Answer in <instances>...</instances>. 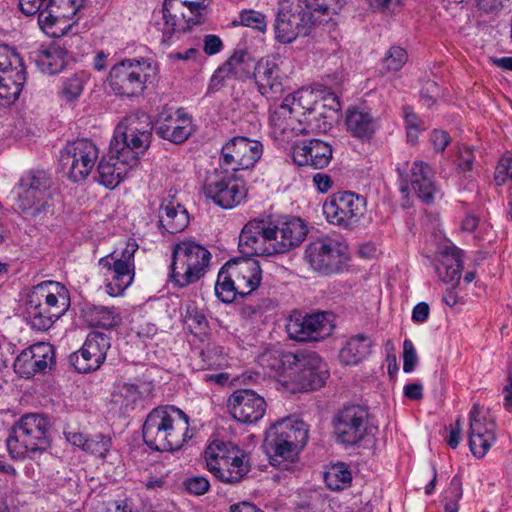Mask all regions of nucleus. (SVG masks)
<instances>
[{"mask_svg": "<svg viewBox=\"0 0 512 512\" xmlns=\"http://www.w3.org/2000/svg\"><path fill=\"white\" fill-rule=\"evenodd\" d=\"M151 129L149 118L144 114L130 115L116 126L109 151L97 166L100 184L114 189L138 165L139 155L150 145Z\"/></svg>", "mask_w": 512, "mask_h": 512, "instance_id": "obj_1", "label": "nucleus"}, {"mask_svg": "<svg viewBox=\"0 0 512 512\" xmlns=\"http://www.w3.org/2000/svg\"><path fill=\"white\" fill-rule=\"evenodd\" d=\"M144 443L156 451H176L192 437L189 417L174 406L152 409L142 425Z\"/></svg>", "mask_w": 512, "mask_h": 512, "instance_id": "obj_2", "label": "nucleus"}, {"mask_svg": "<svg viewBox=\"0 0 512 512\" xmlns=\"http://www.w3.org/2000/svg\"><path fill=\"white\" fill-rule=\"evenodd\" d=\"M66 288L54 281L33 286L26 297V320L32 329L47 331L69 309Z\"/></svg>", "mask_w": 512, "mask_h": 512, "instance_id": "obj_3", "label": "nucleus"}, {"mask_svg": "<svg viewBox=\"0 0 512 512\" xmlns=\"http://www.w3.org/2000/svg\"><path fill=\"white\" fill-rule=\"evenodd\" d=\"M17 207L27 216L44 219L54 214L57 189L51 175L41 169L26 172L18 183Z\"/></svg>", "mask_w": 512, "mask_h": 512, "instance_id": "obj_4", "label": "nucleus"}, {"mask_svg": "<svg viewBox=\"0 0 512 512\" xmlns=\"http://www.w3.org/2000/svg\"><path fill=\"white\" fill-rule=\"evenodd\" d=\"M49 422L41 414H26L12 427L6 440L13 459L35 458L50 446Z\"/></svg>", "mask_w": 512, "mask_h": 512, "instance_id": "obj_5", "label": "nucleus"}, {"mask_svg": "<svg viewBox=\"0 0 512 512\" xmlns=\"http://www.w3.org/2000/svg\"><path fill=\"white\" fill-rule=\"evenodd\" d=\"M308 439V429L303 421L285 418L277 421L266 432L263 449L271 465L292 460Z\"/></svg>", "mask_w": 512, "mask_h": 512, "instance_id": "obj_6", "label": "nucleus"}, {"mask_svg": "<svg viewBox=\"0 0 512 512\" xmlns=\"http://www.w3.org/2000/svg\"><path fill=\"white\" fill-rule=\"evenodd\" d=\"M211 253L194 241H181L173 246L170 281L179 288L200 280L208 271Z\"/></svg>", "mask_w": 512, "mask_h": 512, "instance_id": "obj_7", "label": "nucleus"}, {"mask_svg": "<svg viewBox=\"0 0 512 512\" xmlns=\"http://www.w3.org/2000/svg\"><path fill=\"white\" fill-rule=\"evenodd\" d=\"M318 20L305 12L301 0H280L274 22L275 39L282 44L292 43L299 36H307Z\"/></svg>", "mask_w": 512, "mask_h": 512, "instance_id": "obj_8", "label": "nucleus"}, {"mask_svg": "<svg viewBox=\"0 0 512 512\" xmlns=\"http://www.w3.org/2000/svg\"><path fill=\"white\" fill-rule=\"evenodd\" d=\"M150 70L151 63L147 59L122 60L111 68L109 85L117 95L139 96L146 88Z\"/></svg>", "mask_w": 512, "mask_h": 512, "instance_id": "obj_9", "label": "nucleus"}, {"mask_svg": "<svg viewBox=\"0 0 512 512\" xmlns=\"http://www.w3.org/2000/svg\"><path fill=\"white\" fill-rule=\"evenodd\" d=\"M347 246L328 236L311 240L305 249V260L321 275L338 273L348 260Z\"/></svg>", "mask_w": 512, "mask_h": 512, "instance_id": "obj_10", "label": "nucleus"}, {"mask_svg": "<svg viewBox=\"0 0 512 512\" xmlns=\"http://www.w3.org/2000/svg\"><path fill=\"white\" fill-rule=\"evenodd\" d=\"M98 156L99 150L91 140L77 139L61 150L60 165L71 181L80 182L88 177Z\"/></svg>", "mask_w": 512, "mask_h": 512, "instance_id": "obj_11", "label": "nucleus"}, {"mask_svg": "<svg viewBox=\"0 0 512 512\" xmlns=\"http://www.w3.org/2000/svg\"><path fill=\"white\" fill-rule=\"evenodd\" d=\"M366 199L350 191L337 192L323 204V213L331 224L354 228L364 216Z\"/></svg>", "mask_w": 512, "mask_h": 512, "instance_id": "obj_12", "label": "nucleus"}, {"mask_svg": "<svg viewBox=\"0 0 512 512\" xmlns=\"http://www.w3.org/2000/svg\"><path fill=\"white\" fill-rule=\"evenodd\" d=\"M334 327L331 314L325 312L310 315L294 312L286 323L289 338L300 342L324 339L331 335Z\"/></svg>", "mask_w": 512, "mask_h": 512, "instance_id": "obj_13", "label": "nucleus"}, {"mask_svg": "<svg viewBox=\"0 0 512 512\" xmlns=\"http://www.w3.org/2000/svg\"><path fill=\"white\" fill-rule=\"evenodd\" d=\"M83 3L84 0H49L38 16L40 28L55 37L66 34L77 22L68 21L77 15Z\"/></svg>", "mask_w": 512, "mask_h": 512, "instance_id": "obj_14", "label": "nucleus"}, {"mask_svg": "<svg viewBox=\"0 0 512 512\" xmlns=\"http://www.w3.org/2000/svg\"><path fill=\"white\" fill-rule=\"evenodd\" d=\"M203 192L208 199L223 209L237 206L247 195L245 186L238 183L236 177L223 175L221 171H214L207 177Z\"/></svg>", "mask_w": 512, "mask_h": 512, "instance_id": "obj_15", "label": "nucleus"}, {"mask_svg": "<svg viewBox=\"0 0 512 512\" xmlns=\"http://www.w3.org/2000/svg\"><path fill=\"white\" fill-rule=\"evenodd\" d=\"M110 347L111 339L107 334L91 331L81 349L69 356V361L79 373L96 371L104 363Z\"/></svg>", "mask_w": 512, "mask_h": 512, "instance_id": "obj_16", "label": "nucleus"}, {"mask_svg": "<svg viewBox=\"0 0 512 512\" xmlns=\"http://www.w3.org/2000/svg\"><path fill=\"white\" fill-rule=\"evenodd\" d=\"M368 412L359 405L344 407L336 416L337 440L345 445L358 444L366 433Z\"/></svg>", "mask_w": 512, "mask_h": 512, "instance_id": "obj_17", "label": "nucleus"}, {"mask_svg": "<svg viewBox=\"0 0 512 512\" xmlns=\"http://www.w3.org/2000/svg\"><path fill=\"white\" fill-rule=\"evenodd\" d=\"M227 407L231 416L243 424L258 422L265 414V399L251 389H238L228 398Z\"/></svg>", "mask_w": 512, "mask_h": 512, "instance_id": "obj_18", "label": "nucleus"}, {"mask_svg": "<svg viewBox=\"0 0 512 512\" xmlns=\"http://www.w3.org/2000/svg\"><path fill=\"white\" fill-rule=\"evenodd\" d=\"M252 78L258 92L269 101L278 100L285 91V76L278 64L266 57L254 64Z\"/></svg>", "mask_w": 512, "mask_h": 512, "instance_id": "obj_19", "label": "nucleus"}, {"mask_svg": "<svg viewBox=\"0 0 512 512\" xmlns=\"http://www.w3.org/2000/svg\"><path fill=\"white\" fill-rule=\"evenodd\" d=\"M243 451L238 445L231 441H224L220 439L213 440L204 452L206 466L209 472L220 473L225 471L230 478L239 476L237 473L232 477L231 474L227 473L226 466L232 465L238 468V472H243L245 467L243 465Z\"/></svg>", "mask_w": 512, "mask_h": 512, "instance_id": "obj_20", "label": "nucleus"}, {"mask_svg": "<svg viewBox=\"0 0 512 512\" xmlns=\"http://www.w3.org/2000/svg\"><path fill=\"white\" fill-rule=\"evenodd\" d=\"M293 370L296 381L304 390L321 388L329 376L326 363L315 352L297 354Z\"/></svg>", "mask_w": 512, "mask_h": 512, "instance_id": "obj_21", "label": "nucleus"}, {"mask_svg": "<svg viewBox=\"0 0 512 512\" xmlns=\"http://www.w3.org/2000/svg\"><path fill=\"white\" fill-rule=\"evenodd\" d=\"M496 424L493 419L482 414L477 404L470 411L469 446L472 454L478 458L486 455L496 440Z\"/></svg>", "mask_w": 512, "mask_h": 512, "instance_id": "obj_22", "label": "nucleus"}, {"mask_svg": "<svg viewBox=\"0 0 512 512\" xmlns=\"http://www.w3.org/2000/svg\"><path fill=\"white\" fill-rule=\"evenodd\" d=\"M99 266L105 269V280L107 292L110 296L116 297L132 284L135 274V268L130 263H124L117 260L115 252L102 257L99 260Z\"/></svg>", "mask_w": 512, "mask_h": 512, "instance_id": "obj_23", "label": "nucleus"}, {"mask_svg": "<svg viewBox=\"0 0 512 512\" xmlns=\"http://www.w3.org/2000/svg\"><path fill=\"white\" fill-rule=\"evenodd\" d=\"M332 147L319 139L305 140L293 147V160L299 166H310L322 169L329 165L332 159Z\"/></svg>", "mask_w": 512, "mask_h": 512, "instance_id": "obj_24", "label": "nucleus"}, {"mask_svg": "<svg viewBox=\"0 0 512 512\" xmlns=\"http://www.w3.org/2000/svg\"><path fill=\"white\" fill-rule=\"evenodd\" d=\"M409 185L417 197L425 204H432L440 194V188L435 182V173L423 161L413 162L409 173Z\"/></svg>", "mask_w": 512, "mask_h": 512, "instance_id": "obj_25", "label": "nucleus"}, {"mask_svg": "<svg viewBox=\"0 0 512 512\" xmlns=\"http://www.w3.org/2000/svg\"><path fill=\"white\" fill-rule=\"evenodd\" d=\"M226 269L236 279L241 297L251 294L258 288L262 279V270L258 260L241 258L229 260Z\"/></svg>", "mask_w": 512, "mask_h": 512, "instance_id": "obj_26", "label": "nucleus"}, {"mask_svg": "<svg viewBox=\"0 0 512 512\" xmlns=\"http://www.w3.org/2000/svg\"><path fill=\"white\" fill-rule=\"evenodd\" d=\"M271 229L276 232L274 244L279 254L286 253L302 243L308 232L306 224L297 217L285 218L277 225L271 226Z\"/></svg>", "mask_w": 512, "mask_h": 512, "instance_id": "obj_27", "label": "nucleus"}, {"mask_svg": "<svg viewBox=\"0 0 512 512\" xmlns=\"http://www.w3.org/2000/svg\"><path fill=\"white\" fill-rule=\"evenodd\" d=\"M439 264L436 266L438 277L444 283L455 287L461 278L463 263L461 251L454 245H445L439 251Z\"/></svg>", "mask_w": 512, "mask_h": 512, "instance_id": "obj_28", "label": "nucleus"}, {"mask_svg": "<svg viewBox=\"0 0 512 512\" xmlns=\"http://www.w3.org/2000/svg\"><path fill=\"white\" fill-rule=\"evenodd\" d=\"M156 134L172 143L179 144L184 142L191 134V121L178 109L175 116L168 115L156 127Z\"/></svg>", "mask_w": 512, "mask_h": 512, "instance_id": "obj_29", "label": "nucleus"}, {"mask_svg": "<svg viewBox=\"0 0 512 512\" xmlns=\"http://www.w3.org/2000/svg\"><path fill=\"white\" fill-rule=\"evenodd\" d=\"M0 71V99L7 103L14 102L21 94L26 81L25 68L18 55V63H12L10 69Z\"/></svg>", "mask_w": 512, "mask_h": 512, "instance_id": "obj_30", "label": "nucleus"}, {"mask_svg": "<svg viewBox=\"0 0 512 512\" xmlns=\"http://www.w3.org/2000/svg\"><path fill=\"white\" fill-rule=\"evenodd\" d=\"M160 227L170 234L183 231L189 224V215L184 206L173 201L163 202L159 209Z\"/></svg>", "mask_w": 512, "mask_h": 512, "instance_id": "obj_31", "label": "nucleus"}, {"mask_svg": "<svg viewBox=\"0 0 512 512\" xmlns=\"http://www.w3.org/2000/svg\"><path fill=\"white\" fill-rule=\"evenodd\" d=\"M229 143L243 170L253 167L262 155L263 146L257 140L236 136L230 139Z\"/></svg>", "mask_w": 512, "mask_h": 512, "instance_id": "obj_32", "label": "nucleus"}, {"mask_svg": "<svg viewBox=\"0 0 512 512\" xmlns=\"http://www.w3.org/2000/svg\"><path fill=\"white\" fill-rule=\"evenodd\" d=\"M372 341L364 334L349 338L339 352V360L344 365H356L370 354Z\"/></svg>", "mask_w": 512, "mask_h": 512, "instance_id": "obj_33", "label": "nucleus"}, {"mask_svg": "<svg viewBox=\"0 0 512 512\" xmlns=\"http://www.w3.org/2000/svg\"><path fill=\"white\" fill-rule=\"evenodd\" d=\"M347 130L355 137L370 138L376 128V121L369 112L351 109L346 116Z\"/></svg>", "mask_w": 512, "mask_h": 512, "instance_id": "obj_34", "label": "nucleus"}, {"mask_svg": "<svg viewBox=\"0 0 512 512\" xmlns=\"http://www.w3.org/2000/svg\"><path fill=\"white\" fill-rule=\"evenodd\" d=\"M66 51L56 44H51L37 52L36 62L41 70L48 74H57L65 67Z\"/></svg>", "mask_w": 512, "mask_h": 512, "instance_id": "obj_35", "label": "nucleus"}, {"mask_svg": "<svg viewBox=\"0 0 512 512\" xmlns=\"http://www.w3.org/2000/svg\"><path fill=\"white\" fill-rule=\"evenodd\" d=\"M230 76L236 80H245L252 76L251 68L254 69V59L245 49H237L223 63Z\"/></svg>", "mask_w": 512, "mask_h": 512, "instance_id": "obj_36", "label": "nucleus"}, {"mask_svg": "<svg viewBox=\"0 0 512 512\" xmlns=\"http://www.w3.org/2000/svg\"><path fill=\"white\" fill-rule=\"evenodd\" d=\"M86 319L90 326L110 330L121 322V317L114 308L93 306L86 311Z\"/></svg>", "mask_w": 512, "mask_h": 512, "instance_id": "obj_37", "label": "nucleus"}, {"mask_svg": "<svg viewBox=\"0 0 512 512\" xmlns=\"http://www.w3.org/2000/svg\"><path fill=\"white\" fill-rule=\"evenodd\" d=\"M337 121L334 112L326 110V103L318 102L313 106V111L305 117V122L312 131L326 133Z\"/></svg>", "mask_w": 512, "mask_h": 512, "instance_id": "obj_38", "label": "nucleus"}, {"mask_svg": "<svg viewBox=\"0 0 512 512\" xmlns=\"http://www.w3.org/2000/svg\"><path fill=\"white\" fill-rule=\"evenodd\" d=\"M215 294L223 303H231L236 299L237 295L241 296L239 285L236 279L227 271L226 264L218 273L217 282L215 284Z\"/></svg>", "mask_w": 512, "mask_h": 512, "instance_id": "obj_39", "label": "nucleus"}, {"mask_svg": "<svg viewBox=\"0 0 512 512\" xmlns=\"http://www.w3.org/2000/svg\"><path fill=\"white\" fill-rule=\"evenodd\" d=\"M305 6V12L311 13L320 22L319 16H331L338 14L346 4V0H301V5Z\"/></svg>", "mask_w": 512, "mask_h": 512, "instance_id": "obj_40", "label": "nucleus"}, {"mask_svg": "<svg viewBox=\"0 0 512 512\" xmlns=\"http://www.w3.org/2000/svg\"><path fill=\"white\" fill-rule=\"evenodd\" d=\"M324 481L330 490L339 491L350 485L352 475L348 468L343 463H340L332 466L325 472Z\"/></svg>", "mask_w": 512, "mask_h": 512, "instance_id": "obj_41", "label": "nucleus"}, {"mask_svg": "<svg viewBox=\"0 0 512 512\" xmlns=\"http://www.w3.org/2000/svg\"><path fill=\"white\" fill-rule=\"evenodd\" d=\"M261 363L271 368L276 373L282 374L287 370H293L297 354L287 352L278 354V352H266L261 358Z\"/></svg>", "mask_w": 512, "mask_h": 512, "instance_id": "obj_42", "label": "nucleus"}, {"mask_svg": "<svg viewBox=\"0 0 512 512\" xmlns=\"http://www.w3.org/2000/svg\"><path fill=\"white\" fill-rule=\"evenodd\" d=\"M276 232L271 229V226L264 225V232L262 236L257 240V244L251 247V249H246L247 256H271L274 254H279L275 240Z\"/></svg>", "mask_w": 512, "mask_h": 512, "instance_id": "obj_43", "label": "nucleus"}, {"mask_svg": "<svg viewBox=\"0 0 512 512\" xmlns=\"http://www.w3.org/2000/svg\"><path fill=\"white\" fill-rule=\"evenodd\" d=\"M265 222L250 221L242 229L239 236V247L243 254L246 255V249H251L252 246L257 244V240L262 236L264 232Z\"/></svg>", "mask_w": 512, "mask_h": 512, "instance_id": "obj_44", "label": "nucleus"}, {"mask_svg": "<svg viewBox=\"0 0 512 512\" xmlns=\"http://www.w3.org/2000/svg\"><path fill=\"white\" fill-rule=\"evenodd\" d=\"M87 82V75L78 72L66 78L62 83L61 97L66 101H74L80 97Z\"/></svg>", "mask_w": 512, "mask_h": 512, "instance_id": "obj_45", "label": "nucleus"}, {"mask_svg": "<svg viewBox=\"0 0 512 512\" xmlns=\"http://www.w3.org/2000/svg\"><path fill=\"white\" fill-rule=\"evenodd\" d=\"M34 357V365L36 370L39 372L45 371V369L54 363L55 351L54 347L45 342H39L29 347Z\"/></svg>", "mask_w": 512, "mask_h": 512, "instance_id": "obj_46", "label": "nucleus"}, {"mask_svg": "<svg viewBox=\"0 0 512 512\" xmlns=\"http://www.w3.org/2000/svg\"><path fill=\"white\" fill-rule=\"evenodd\" d=\"M239 164L240 163L228 141L221 149L219 168L215 169V171H221L223 172V175L236 177V172L243 170V168H240Z\"/></svg>", "mask_w": 512, "mask_h": 512, "instance_id": "obj_47", "label": "nucleus"}, {"mask_svg": "<svg viewBox=\"0 0 512 512\" xmlns=\"http://www.w3.org/2000/svg\"><path fill=\"white\" fill-rule=\"evenodd\" d=\"M288 97L293 101V103L290 104L297 108V112H295V114L302 113L305 117L313 111L315 103L319 102L316 100L315 93L308 89L299 90L292 95H288Z\"/></svg>", "mask_w": 512, "mask_h": 512, "instance_id": "obj_48", "label": "nucleus"}, {"mask_svg": "<svg viewBox=\"0 0 512 512\" xmlns=\"http://www.w3.org/2000/svg\"><path fill=\"white\" fill-rule=\"evenodd\" d=\"M290 103H293V101H291L290 98L286 96L282 104L275 107V109L271 111L269 120L271 125H273L275 128L285 130L286 120L289 119L292 114L297 112V108L292 106Z\"/></svg>", "mask_w": 512, "mask_h": 512, "instance_id": "obj_49", "label": "nucleus"}, {"mask_svg": "<svg viewBox=\"0 0 512 512\" xmlns=\"http://www.w3.org/2000/svg\"><path fill=\"white\" fill-rule=\"evenodd\" d=\"M184 322L195 335L203 333L208 326L205 315L194 305L187 306Z\"/></svg>", "mask_w": 512, "mask_h": 512, "instance_id": "obj_50", "label": "nucleus"}, {"mask_svg": "<svg viewBox=\"0 0 512 512\" xmlns=\"http://www.w3.org/2000/svg\"><path fill=\"white\" fill-rule=\"evenodd\" d=\"M29 348L23 350L15 359L13 367L15 372L23 378H30L39 371L34 365V357Z\"/></svg>", "mask_w": 512, "mask_h": 512, "instance_id": "obj_51", "label": "nucleus"}, {"mask_svg": "<svg viewBox=\"0 0 512 512\" xmlns=\"http://www.w3.org/2000/svg\"><path fill=\"white\" fill-rule=\"evenodd\" d=\"M243 465L245 467H243L244 471L243 472H238V468L236 466H232V465H227L226 468H224L225 470H227V473L228 474H231L232 477L236 476L235 473H237L238 475L240 474V476L237 477V479L235 478H230L227 474H225V471H220V473H216V472H211L215 478H217L219 481L223 482V483H227V484H236V483H239L246 475L247 473L250 471V464H249V456L248 454L243 451Z\"/></svg>", "mask_w": 512, "mask_h": 512, "instance_id": "obj_52", "label": "nucleus"}, {"mask_svg": "<svg viewBox=\"0 0 512 512\" xmlns=\"http://www.w3.org/2000/svg\"><path fill=\"white\" fill-rule=\"evenodd\" d=\"M407 52L399 46H392L383 59V65L388 71H398L407 62Z\"/></svg>", "mask_w": 512, "mask_h": 512, "instance_id": "obj_53", "label": "nucleus"}, {"mask_svg": "<svg viewBox=\"0 0 512 512\" xmlns=\"http://www.w3.org/2000/svg\"><path fill=\"white\" fill-rule=\"evenodd\" d=\"M111 445L112 441L110 437L98 434L93 437H88L84 451L103 458L110 450Z\"/></svg>", "mask_w": 512, "mask_h": 512, "instance_id": "obj_54", "label": "nucleus"}, {"mask_svg": "<svg viewBox=\"0 0 512 512\" xmlns=\"http://www.w3.org/2000/svg\"><path fill=\"white\" fill-rule=\"evenodd\" d=\"M240 21L242 25L253 28L262 33L266 31V17L261 12L254 10L243 11L240 14Z\"/></svg>", "mask_w": 512, "mask_h": 512, "instance_id": "obj_55", "label": "nucleus"}, {"mask_svg": "<svg viewBox=\"0 0 512 512\" xmlns=\"http://www.w3.org/2000/svg\"><path fill=\"white\" fill-rule=\"evenodd\" d=\"M177 5L175 0H164L162 7V15L165 22L164 37H170L176 31L177 17L172 11L177 9Z\"/></svg>", "mask_w": 512, "mask_h": 512, "instance_id": "obj_56", "label": "nucleus"}, {"mask_svg": "<svg viewBox=\"0 0 512 512\" xmlns=\"http://www.w3.org/2000/svg\"><path fill=\"white\" fill-rule=\"evenodd\" d=\"M417 362L418 357L412 341L405 339L403 342V371L405 373L412 372Z\"/></svg>", "mask_w": 512, "mask_h": 512, "instance_id": "obj_57", "label": "nucleus"}, {"mask_svg": "<svg viewBox=\"0 0 512 512\" xmlns=\"http://www.w3.org/2000/svg\"><path fill=\"white\" fill-rule=\"evenodd\" d=\"M227 79H233L232 76H230L228 70L225 68L224 64H222L220 67L216 69V71L213 73L208 88H207V95H210L212 93H215L219 91L222 87H224L225 82Z\"/></svg>", "mask_w": 512, "mask_h": 512, "instance_id": "obj_58", "label": "nucleus"}, {"mask_svg": "<svg viewBox=\"0 0 512 512\" xmlns=\"http://www.w3.org/2000/svg\"><path fill=\"white\" fill-rule=\"evenodd\" d=\"M186 490L193 495H203L210 487L209 481L205 477H191L185 481Z\"/></svg>", "mask_w": 512, "mask_h": 512, "instance_id": "obj_59", "label": "nucleus"}, {"mask_svg": "<svg viewBox=\"0 0 512 512\" xmlns=\"http://www.w3.org/2000/svg\"><path fill=\"white\" fill-rule=\"evenodd\" d=\"M430 141L436 152H443L451 142V137L444 130H433Z\"/></svg>", "mask_w": 512, "mask_h": 512, "instance_id": "obj_60", "label": "nucleus"}, {"mask_svg": "<svg viewBox=\"0 0 512 512\" xmlns=\"http://www.w3.org/2000/svg\"><path fill=\"white\" fill-rule=\"evenodd\" d=\"M12 63H18V54L7 45H0V71H7Z\"/></svg>", "mask_w": 512, "mask_h": 512, "instance_id": "obj_61", "label": "nucleus"}, {"mask_svg": "<svg viewBox=\"0 0 512 512\" xmlns=\"http://www.w3.org/2000/svg\"><path fill=\"white\" fill-rule=\"evenodd\" d=\"M203 42V50L209 56L217 54L223 48L222 40L216 35H206Z\"/></svg>", "mask_w": 512, "mask_h": 512, "instance_id": "obj_62", "label": "nucleus"}, {"mask_svg": "<svg viewBox=\"0 0 512 512\" xmlns=\"http://www.w3.org/2000/svg\"><path fill=\"white\" fill-rule=\"evenodd\" d=\"M46 0H19L21 11L27 15L32 16L42 11L41 7Z\"/></svg>", "mask_w": 512, "mask_h": 512, "instance_id": "obj_63", "label": "nucleus"}, {"mask_svg": "<svg viewBox=\"0 0 512 512\" xmlns=\"http://www.w3.org/2000/svg\"><path fill=\"white\" fill-rule=\"evenodd\" d=\"M429 313V305L426 302H420L413 308L412 320L416 323H424L427 321Z\"/></svg>", "mask_w": 512, "mask_h": 512, "instance_id": "obj_64", "label": "nucleus"}]
</instances>
